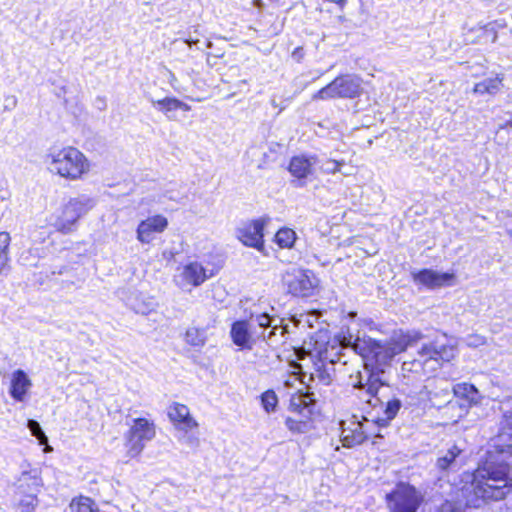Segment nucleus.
<instances>
[{"mask_svg":"<svg viewBox=\"0 0 512 512\" xmlns=\"http://www.w3.org/2000/svg\"><path fill=\"white\" fill-rule=\"evenodd\" d=\"M422 337L423 335L418 331L394 334L384 341L365 334L357 336L351 343V347L363 358L365 368L363 372L357 373L356 381L352 382V385L355 388L376 393L378 386L384 381L382 376L385 368L390 366L393 358L405 351L407 347L417 343Z\"/></svg>","mask_w":512,"mask_h":512,"instance_id":"f257e3e1","label":"nucleus"},{"mask_svg":"<svg viewBox=\"0 0 512 512\" xmlns=\"http://www.w3.org/2000/svg\"><path fill=\"white\" fill-rule=\"evenodd\" d=\"M254 325L263 329L260 336L271 345L282 343L286 339L288 326L284 324V319L261 313L252 315L250 323L236 321L232 324L230 335L233 343L242 349H252L254 341L249 330Z\"/></svg>","mask_w":512,"mask_h":512,"instance_id":"f03ea898","label":"nucleus"},{"mask_svg":"<svg viewBox=\"0 0 512 512\" xmlns=\"http://www.w3.org/2000/svg\"><path fill=\"white\" fill-rule=\"evenodd\" d=\"M454 355L455 347L448 343L446 335H440L433 341L423 343L418 350V357L411 362H404L403 369L430 374L440 367L441 362L450 361Z\"/></svg>","mask_w":512,"mask_h":512,"instance_id":"7ed1b4c3","label":"nucleus"},{"mask_svg":"<svg viewBox=\"0 0 512 512\" xmlns=\"http://www.w3.org/2000/svg\"><path fill=\"white\" fill-rule=\"evenodd\" d=\"M512 482L509 470L487 465L479 468L473 478L472 488L475 496L482 500H501L509 492Z\"/></svg>","mask_w":512,"mask_h":512,"instance_id":"20e7f679","label":"nucleus"},{"mask_svg":"<svg viewBox=\"0 0 512 512\" xmlns=\"http://www.w3.org/2000/svg\"><path fill=\"white\" fill-rule=\"evenodd\" d=\"M45 162L51 172L69 180H77L89 171L85 155L71 146L52 149L47 154Z\"/></svg>","mask_w":512,"mask_h":512,"instance_id":"39448f33","label":"nucleus"},{"mask_svg":"<svg viewBox=\"0 0 512 512\" xmlns=\"http://www.w3.org/2000/svg\"><path fill=\"white\" fill-rule=\"evenodd\" d=\"M94 206V201L80 195L70 199L61 210L50 219L51 225L61 233H70L76 229L78 220Z\"/></svg>","mask_w":512,"mask_h":512,"instance_id":"423d86ee","label":"nucleus"},{"mask_svg":"<svg viewBox=\"0 0 512 512\" xmlns=\"http://www.w3.org/2000/svg\"><path fill=\"white\" fill-rule=\"evenodd\" d=\"M156 436V426L152 420L147 418H134L129 424V430L125 433V447L129 458L139 456L144 450L146 443Z\"/></svg>","mask_w":512,"mask_h":512,"instance_id":"0eeeda50","label":"nucleus"},{"mask_svg":"<svg viewBox=\"0 0 512 512\" xmlns=\"http://www.w3.org/2000/svg\"><path fill=\"white\" fill-rule=\"evenodd\" d=\"M315 399L312 393L298 391L291 395L290 409L298 413V417H287L286 427L294 434H303L310 430V415Z\"/></svg>","mask_w":512,"mask_h":512,"instance_id":"6e6552de","label":"nucleus"},{"mask_svg":"<svg viewBox=\"0 0 512 512\" xmlns=\"http://www.w3.org/2000/svg\"><path fill=\"white\" fill-rule=\"evenodd\" d=\"M282 282L288 292L296 297H310L314 295L319 280L313 271L299 267H291L282 275Z\"/></svg>","mask_w":512,"mask_h":512,"instance_id":"1a4fd4ad","label":"nucleus"},{"mask_svg":"<svg viewBox=\"0 0 512 512\" xmlns=\"http://www.w3.org/2000/svg\"><path fill=\"white\" fill-rule=\"evenodd\" d=\"M361 80L355 75H343L312 95V100H329L334 98H354L360 94Z\"/></svg>","mask_w":512,"mask_h":512,"instance_id":"9d476101","label":"nucleus"},{"mask_svg":"<svg viewBox=\"0 0 512 512\" xmlns=\"http://www.w3.org/2000/svg\"><path fill=\"white\" fill-rule=\"evenodd\" d=\"M387 500L393 512H416L422 497L413 486L399 483L391 493L387 494Z\"/></svg>","mask_w":512,"mask_h":512,"instance_id":"9b49d317","label":"nucleus"},{"mask_svg":"<svg viewBox=\"0 0 512 512\" xmlns=\"http://www.w3.org/2000/svg\"><path fill=\"white\" fill-rule=\"evenodd\" d=\"M384 385L385 381L378 386L376 393L367 392L374 399V403L372 399H369L368 402L374 407L380 405L381 409H383V416L378 417L375 421L379 426H387L389 422L395 418L402 406V402L398 398H387L385 394L380 391Z\"/></svg>","mask_w":512,"mask_h":512,"instance_id":"f8f14e48","label":"nucleus"},{"mask_svg":"<svg viewBox=\"0 0 512 512\" xmlns=\"http://www.w3.org/2000/svg\"><path fill=\"white\" fill-rule=\"evenodd\" d=\"M208 278L209 276L203 265L197 261H192L179 269L178 274L175 276V281L181 289L186 290L191 287L200 286Z\"/></svg>","mask_w":512,"mask_h":512,"instance_id":"ddd939ff","label":"nucleus"},{"mask_svg":"<svg viewBox=\"0 0 512 512\" xmlns=\"http://www.w3.org/2000/svg\"><path fill=\"white\" fill-rule=\"evenodd\" d=\"M264 221L261 219L244 223L237 229V238L245 245L258 251L264 250Z\"/></svg>","mask_w":512,"mask_h":512,"instance_id":"4468645a","label":"nucleus"},{"mask_svg":"<svg viewBox=\"0 0 512 512\" xmlns=\"http://www.w3.org/2000/svg\"><path fill=\"white\" fill-rule=\"evenodd\" d=\"M316 159L304 155L294 156L291 158L288 170L295 178L293 184L296 187H304L309 177L314 173Z\"/></svg>","mask_w":512,"mask_h":512,"instance_id":"2eb2a0df","label":"nucleus"},{"mask_svg":"<svg viewBox=\"0 0 512 512\" xmlns=\"http://www.w3.org/2000/svg\"><path fill=\"white\" fill-rule=\"evenodd\" d=\"M411 276L416 285H421L427 289H436L446 285H450L454 278V274L447 272H438L432 269H422L412 271Z\"/></svg>","mask_w":512,"mask_h":512,"instance_id":"dca6fc26","label":"nucleus"},{"mask_svg":"<svg viewBox=\"0 0 512 512\" xmlns=\"http://www.w3.org/2000/svg\"><path fill=\"white\" fill-rule=\"evenodd\" d=\"M168 220L162 215H154L142 220L137 227V240L142 244H149L154 240V235L165 231Z\"/></svg>","mask_w":512,"mask_h":512,"instance_id":"f3484780","label":"nucleus"},{"mask_svg":"<svg viewBox=\"0 0 512 512\" xmlns=\"http://www.w3.org/2000/svg\"><path fill=\"white\" fill-rule=\"evenodd\" d=\"M365 424L358 420L341 422V441L344 447H354L362 444L367 439Z\"/></svg>","mask_w":512,"mask_h":512,"instance_id":"a211bd4d","label":"nucleus"},{"mask_svg":"<svg viewBox=\"0 0 512 512\" xmlns=\"http://www.w3.org/2000/svg\"><path fill=\"white\" fill-rule=\"evenodd\" d=\"M498 38L497 27L495 23L478 25L470 28L465 33V42L467 44H487L495 43Z\"/></svg>","mask_w":512,"mask_h":512,"instance_id":"6ab92c4d","label":"nucleus"},{"mask_svg":"<svg viewBox=\"0 0 512 512\" xmlns=\"http://www.w3.org/2000/svg\"><path fill=\"white\" fill-rule=\"evenodd\" d=\"M31 387L32 381L24 370L17 369L12 373L9 393L15 401H25Z\"/></svg>","mask_w":512,"mask_h":512,"instance_id":"aec40b11","label":"nucleus"},{"mask_svg":"<svg viewBox=\"0 0 512 512\" xmlns=\"http://www.w3.org/2000/svg\"><path fill=\"white\" fill-rule=\"evenodd\" d=\"M168 416L178 430H192L198 426L186 405L174 403L169 407Z\"/></svg>","mask_w":512,"mask_h":512,"instance_id":"412c9836","label":"nucleus"},{"mask_svg":"<svg viewBox=\"0 0 512 512\" xmlns=\"http://www.w3.org/2000/svg\"><path fill=\"white\" fill-rule=\"evenodd\" d=\"M41 486L42 480L36 473L23 472L17 482L16 495L38 494Z\"/></svg>","mask_w":512,"mask_h":512,"instance_id":"4be33fe9","label":"nucleus"},{"mask_svg":"<svg viewBox=\"0 0 512 512\" xmlns=\"http://www.w3.org/2000/svg\"><path fill=\"white\" fill-rule=\"evenodd\" d=\"M127 305L137 314L147 315L154 311L157 304L154 299L150 296L142 293L132 294L127 302Z\"/></svg>","mask_w":512,"mask_h":512,"instance_id":"5701e85b","label":"nucleus"},{"mask_svg":"<svg viewBox=\"0 0 512 512\" xmlns=\"http://www.w3.org/2000/svg\"><path fill=\"white\" fill-rule=\"evenodd\" d=\"M333 363H325L321 359L317 360L313 364V371L310 373V379L313 382H317L322 385H329L332 381V370Z\"/></svg>","mask_w":512,"mask_h":512,"instance_id":"b1692460","label":"nucleus"},{"mask_svg":"<svg viewBox=\"0 0 512 512\" xmlns=\"http://www.w3.org/2000/svg\"><path fill=\"white\" fill-rule=\"evenodd\" d=\"M453 395L468 405L476 404L479 400V392L476 387L468 383H459L452 388Z\"/></svg>","mask_w":512,"mask_h":512,"instance_id":"393cba45","label":"nucleus"},{"mask_svg":"<svg viewBox=\"0 0 512 512\" xmlns=\"http://www.w3.org/2000/svg\"><path fill=\"white\" fill-rule=\"evenodd\" d=\"M502 81L503 78L499 76H496L494 78H486L483 81H480L475 84L473 92L479 95H495L501 90L503 86Z\"/></svg>","mask_w":512,"mask_h":512,"instance_id":"a878e982","label":"nucleus"},{"mask_svg":"<svg viewBox=\"0 0 512 512\" xmlns=\"http://www.w3.org/2000/svg\"><path fill=\"white\" fill-rule=\"evenodd\" d=\"M461 451L457 445L451 446L442 456L438 457L436 462L437 468L441 471L455 469L457 467V458Z\"/></svg>","mask_w":512,"mask_h":512,"instance_id":"bb28decb","label":"nucleus"},{"mask_svg":"<svg viewBox=\"0 0 512 512\" xmlns=\"http://www.w3.org/2000/svg\"><path fill=\"white\" fill-rule=\"evenodd\" d=\"M70 509L72 512H96L98 508L91 498L80 496L71 501Z\"/></svg>","mask_w":512,"mask_h":512,"instance_id":"cd10ccee","label":"nucleus"},{"mask_svg":"<svg viewBox=\"0 0 512 512\" xmlns=\"http://www.w3.org/2000/svg\"><path fill=\"white\" fill-rule=\"evenodd\" d=\"M296 238L295 231L290 228H281L275 235V241L281 248H291Z\"/></svg>","mask_w":512,"mask_h":512,"instance_id":"c85d7f7f","label":"nucleus"},{"mask_svg":"<svg viewBox=\"0 0 512 512\" xmlns=\"http://www.w3.org/2000/svg\"><path fill=\"white\" fill-rule=\"evenodd\" d=\"M185 340L192 346H203L206 341V331L204 329L191 327L186 331Z\"/></svg>","mask_w":512,"mask_h":512,"instance_id":"c756f323","label":"nucleus"},{"mask_svg":"<svg viewBox=\"0 0 512 512\" xmlns=\"http://www.w3.org/2000/svg\"><path fill=\"white\" fill-rule=\"evenodd\" d=\"M38 494H24V495H16L18 499V508L21 512H33L35 508L38 506Z\"/></svg>","mask_w":512,"mask_h":512,"instance_id":"7c9ffc66","label":"nucleus"},{"mask_svg":"<svg viewBox=\"0 0 512 512\" xmlns=\"http://www.w3.org/2000/svg\"><path fill=\"white\" fill-rule=\"evenodd\" d=\"M498 468H506L509 470V477L512 481V445L507 446L499 453Z\"/></svg>","mask_w":512,"mask_h":512,"instance_id":"2f4dec72","label":"nucleus"},{"mask_svg":"<svg viewBox=\"0 0 512 512\" xmlns=\"http://www.w3.org/2000/svg\"><path fill=\"white\" fill-rule=\"evenodd\" d=\"M150 101L156 109H158L166 114L168 112L177 110V99L176 98L166 97L161 100L151 99Z\"/></svg>","mask_w":512,"mask_h":512,"instance_id":"473e14b6","label":"nucleus"},{"mask_svg":"<svg viewBox=\"0 0 512 512\" xmlns=\"http://www.w3.org/2000/svg\"><path fill=\"white\" fill-rule=\"evenodd\" d=\"M190 431L191 430H179L180 435L178 436V440L189 448L196 449L200 445V440L195 433Z\"/></svg>","mask_w":512,"mask_h":512,"instance_id":"72a5a7b5","label":"nucleus"},{"mask_svg":"<svg viewBox=\"0 0 512 512\" xmlns=\"http://www.w3.org/2000/svg\"><path fill=\"white\" fill-rule=\"evenodd\" d=\"M27 428L30 430L31 434L37 438L40 445H47L48 438L42 430L39 422L33 419H29L27 422Z\"/></svg>","mask_w":512,"mask_h":512,"instance_id":"f704fd0d","label":"nucleus"},{"mask_svg":"<svg viewBox=\"0 0 512 512\" xmlns=\"http://www.w3.org/2000/svg\"><path fill=\"white\" fill-rule=\"evenodd\" d=\"M261 403L266 412L270 413L274 411L278 403V398L275 392L272 390L265 391L261 395Z\"/></svg>","mask_w":512,"mask_h":512,"instance_id":"c9c22d12","label":"nucleus"},{"mask_svg":"<svg viewBox=\"0 0 512 512\" xmlns=\"http://www.w3.org/2000/svg\"><path fill=\"white\" fill-rule=\"evenodd\" d=\"M10 235L7 232H0V253H9Z\"/></svg>","mask_w":512,"mask_h":512,"instance_id":"e433bc0d","label":"nucleus"},{"mask_svg":"<svg viewBox=\"0 0 512 512\" xmlns=\"http://www.w3.org/2000/svg\"><path fill=\"white\" fill-rule=\"evenodd\" d=\"M342 165L341 162H338V161H335V160H328L325 164H324V170L327 172V173H336L337 171L340 170V166Z\"/></svg>","mask_w":512,"mask_h":512,"instance_id":"4c0bfd02","label":"nucleus"},{"mask_svg":"<svg viewBox=\"0 0 512 512\" xmlns=\"http://www.w3.org/2000/svg\"><path fill=\"white\" fill-rule=\"evenodd\" d=\"M4 110H13L17 106V98L14 95H8L4 98Z\"/></svg>","mask_w":512,"mask_h":512,"instance_id":"58836bf2","label":"nucleus"},{"mask_svg":"<svg viewBox=\"0 0 512 512\" xmlns=\"http://www.w3.org/2000/svg\"><path fill=\"white\" fill-rule=\"evenodd\" d=\"M9 253H0V274L9 268Z\"/></svg>","mask_w":512,"mask_h":512,"instance_id":"ea45409f","label":"nucleus"},{"mask_svg":"<svg viewBox=\"0 0 512 512\" xmlns=\"http://www.w3.org/2000/svg\"><path fill=\"white\" fill-rule=\"evenodd\" d=\"M437 512H460L458 509H456L451 503H445L443 504Z\"/></svg>","mask_w":512,"mask_h":512,"instance_id":"a19ab883","label":"nucleus"},{"mask_svg":"<svg viewBox=\"0 0 512 512\" xmlns=\"http://www.w3.org/2000/svg\"><path fill=\"white\" fill-rule=\"evenodd\" d=\"M503 426L504 427H508V428H512V410L508 411L507 413H505L504 421H503Z\"/></svg>","mask_w":512,"mask_h":512,"instance_id":"79ce46f5","label":"nucleus"},{"mask_svg":"<svg viewBox=\"0 0 512 512\" xmlns=\"http://www.w3.org/2000/svg\"><path fill=\"white\" fill-rule=\"evenodd\" d=\"M177 109H181L183 111H189L191 109V107L188 104L177 99Z\"/></svg>","mask_w":512,"mask_h":512,"instance_id":"37998d69","label":"nucleus"},{"mask_svg":"<svg viewBox=\"0 0 512 512\" xmlns=\"http://www.w3.org/2000/svg\"><path fill=\"white\" fill-rule=\"evenodd\" d=\"M483 343H484V341L482 338L476 337L475 340L469 342V345L477 346V345H480Z\"/></svg>","mask_w":512,"mask_h":512,"instance_id":"c03bdc74","label":"nucleus"},{"mask_svg":"<svg viewBox=\"0 0 512 512\" xmlns=\"http://www.w3.org/2000/svg\"><path fill=\"white\" fill-rule=\"evenodd\" d=\"M442 392L446 395V396H449L450 395V391L448 389H443Z\"/></svg>","mask_w":512,"mask_h":512,"instance_id":"a18cd8bd","label":"nucleus"},{"mask_svg":"<svg viewBox=\"0 0 512 512\" xmlns=\"http://www.w3.org/2000/svg\"><path fill=\"white\" fill-rule=\"evenodd\" d=\"M167 197H168L170 200L177 201V198H176V197H174L173 195H169V196H167Z\"/></svg>","mask_w":512,"mask_h":512,"instance_id":"49530a36","label":"nucleus"},{"mask_svg":"<svg viewBox=\"0 0 512 512\" xmlns=\"http://www.w3.org/2000/svg\"><path fill=\"white\" fill-rule=\"evenodd\" d=\"M506 125H507V126H510V127L512 128V119H511V120H509V121H507Z\"/></svg>","mask_w":512,"mask_h":512,"instance_id":"de8ad7c7","label":"nucleus"},{"mask_svg":"<svg viewBox=\"0 0 512 512\" xmlns=\"http://www.w3.org/2000/svg\"><path fill=\"white\" fill-rule=\"evenodd\" d=\"M48 450H51V448L50 447L44 448V451H48Z\"/></svg>","mask_w":512,"mask_h":512,"instance_id":"09e8293b","label":"nucleus"}]
</instances>
